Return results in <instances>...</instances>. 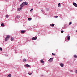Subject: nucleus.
Listing matches in <instances>:
<instances>
[{
    "mask_svg": "<svg viewBox=\"0 0 77 77\" xmlns=\"http://www.w3.org/2000/svg\"><path fill=\"white\" fill-rule=\"evenodd\" d=\"M10 36L9 35H8L5 38V41H7L8 39H9V38H10Z\"/></svg>",
    "mask_w": 77,
    "mask_h": 77,
    "instance_id": "1",
    "label": "nucleus"
},
{
    "mask_svg": "<svg viewBox=\"0 0 77 77\" xmlns=\"http://www.w3.org/2000/svg\"><path fill=\"white\" fill-rule=\"evenodd\" d=\"M26 66V67H30V65H28V64H26L25 65Z\"/></svg>",
    "mask_w": 77,
    "mask_h": 77,
    "instance_id": "13",
    "label": "nucleus"
},
{
    "mask_svg": "<svg viewBox=\"0 0 77 77\" xmlns=\"http://www.w3.org/2000/svg\"><path fill=\"white\" fill-rule=\"evenodd\" d=\"M41 11H42V12H43V10H41Z\"/></svg>",
    "mask_w": 77,
    "mask_h": 77,
    "instance_id": "32",
    "label": "nucleus"
},
{
    "mask_svg": "<svg viewBox=\"0 0 77 77\" xmlns=\"http://www.w3.org/2000/svg\"><path fill=\"white\" fill-rule=\"evenodd\" d=\"M60 65L61 66V67H63V64L61 63L60 64Z\"/></svg>",
    "mask_w": 77,
    "mask_h": 77,
    "instance_id": "10",
    "label": "nucleus"
},
{
    "mask_svg": "<svg viewBox=\"0 0 77 77\" xmlns=\"http://www.w3.org/2000/svg\"><path fill=\"white\" fill-rule=\"evenodd\" d=\"M74 57H75V58H77V56L76 55H74Z\"/></svg>",
    "mask_w": 77,
    "mask_h": 77,
    "instance_id": "18",
    "label": "nucleus"
},
{
    "mask_svg": "<svg viewBox=\"0 0 77 77\" xmlns=\"http://www.w3.org/2000/svg\"><path fill=\"white\" fill-rule=\"evenodd\" d=\"M75 72L77 74V70H75Z\"/></svg>",
    "mask_w": 77,
    "mask_h": 77,
    "instance_id": "26",
    "label": "nucleus"
},
{
    "mask_svg": "<svg viewBox=\"0 0 77 77\" xmlns=\"http://www.w3.org/2000/svg\"><path fill=\"white\" fill-rule=\"evenodd\" d=\"M5 1H8V0H5Z\"/></svg>",
    "mask_w": 77,
    "mask_h": 77,
    "instance_id": "34",
    "label": "nucleus"
},
{
    "mask_svg": "<svg viewBox=\"0 0 77 77\" xmlns=\"http://www.w3.org/2000/svg\"><path fill=\"white\" fill-rule=\"evenodd\" d=\"M53 60V58H50V59L48 61L49 62H52Z\"/></svg>",
    "mask_w": 77,
    "mask_h": 77,
    "instance_id": "2",
    "label": "nucleus"
},
{
    "mask_svg": "<svg viewBox=\"0 0 77 77\" xmlns=\"http://www.w3.org/2000/svg\"><path fill=\"white\" fill-rule=\"evenodd\" d=\"M42 63H44V61H43V60H41L40 61Z\"/></svg>",
    "mask_w": 77,
    "mask_h": 77,
    "instance_id": "8",
    "label": "nucleus"
},
{
    "mask_svg": "<svg viewBox=\"0 0 77 77\" xmlns=\"http://www.w3.org/2000/svg\"><path fill=\"white\" fill-rule=\"evenodd\" d=\"M1 26H2V27H4L5 26V25L3 24V23H2L1 24Z\"/></svg>",
    "mask_w": 77,
    "mask_h": 77,
    "instance_id": "15",
    "label": "nucleus"
},
{
    "mask_svg": "<svg viewBox=\"0 0 77 77\" xmlns=\"http://www.w3.org/2000/svg\"><path fill=\"white\" fill-rule=\"evenodd\" d=\"M23 61L24 62H26L27 61V60H26V59H24L23 60Z\"/></svg>",
    "mask_w": 77,
    "mask_h": 77,
    "instance_id": "19",
    "label": "nucleus"
},
{
    "mask_svg": "<svg viewBox=\"0 0 77 77\" xmlns=\"http://www.w3.org/2000/svg\"><path fill=\"white\" fill-rule=\"evenodd\" d=\"M0 50L1 51H2V48H0Z\"/></svg>",
    "mask_w": 77,
    "mask_h": 77,
    "instance_id": "28",
    "label": "nucleus"
},
{
    "mask_svg": "<svg viewBox=\"0 0 77 77\" xmlns=\"http://www.w3.org/2000/svg\"><path fill=\"white\" fill-rule=\"evenodd\" d=\"M20 18V15H17L16 17V18Z\"/></svg>",
    "mask_w": 77,
    "mask_h": 77,
    "instance_id": "6",
    "label": "nucleus"
},
{
    "mask_svg": "<svg viewBox=\"0 0 77 77\" xmlns=\"http://www.w3.org/2000/svg\"><path fill=\"white\" fill-rule=\"evenodd\" d=\"M11 74H10L8 75L7 76V77H11Z\"/></svg>",
    "mask_w": 77,
    "mask_h": 77,
    "instance_id": "17",
    "label": "nucleus"
},
{
    "mask_svg": "<svg viewBox=\"0 0 77 77\" xmlns=\"http://www.w3.org/2000/svg\"><path fill=\"white\" fill-rule=\"evenodd\" d=\"M52 55H53V56H56V54H54L53 53H52Z\"/></svg>",
    "mask_w": 77,
    "mask_h": 77,
    "instance_id": "24",
    "label": "nucleus"
},
{
    "mask_svg": "<svg viewBox=\"0 0 77 77\" xmlns=\"http://www.w3.org/2000/svg\"><path fill=\"white\" fill-rule=\"evenodd\" d=\"M72 23V22H70L69 23V25H71V24Z\"/></svg>",
    "mask_w": 77,
    "mask_h": 77,
    "instance_id": "25",
    "label": "nucleus"
},
{
    "mask_svg": "<svg viewBox=\"0 0 77 77\" xmlns=\"http://www.w3.org/2000/svg\"><path fill=\"white\" fill-rule=\"evenodd\" d=\"M19 11H20V10H21L22 9V7H20V8H18Z\"/></svg>",
    "mask_w": 77,
    "mask_h": 77,
    "instance_id": "21",
    "label": "nucleus"
},
{
    "mask_svg": "<svg viewBox=\"0 0 77 77\" xmlns=\"http://www.w3.org/2000/svg\"><path fill=\"white\" fill-rule=\"evenodd\" d=\"M23 1V0H20V2H22Z\"/></svg>",
    "mask_w": 77,
    "mask_h": 77,
    "instance_id": "33",
    "label": "nucleus"
},
{
    "mask_svg": "<svg viewBox=\"0 0 77 77\" xmlns=\"http://www.w3.org/2000/svg\"><path fill=\"white\" fill-rule=\"evenodd\" d=\"M61 33H63V31L62 30L61 31Z\"/></svg>",
    "mask_w": 77,
    "mask_h": 77,
    "instance_id": "30",
    "label": "nucleus"
},
{
    "mask_svg": "<svg viewBox=\"0 0 77 77\" xmlns=\"http://www.w3.org/2000/svg\"><path fill=\"white\" fill-rule=\"evenodd\" d=\"M24 6V3H23L22 4L20 5L21 8H22V7H23Z\"/></svg>",
    "mask_w": 77,
    "mask_h": 77,
    "instance_id": "3",
    "label": "nucleus"
},
{
    "mask_svg": "<svg viewBox=\"0 0 77 77\" xmlns=\"http://www.w3.org/2000/svg\"><path fill=\"white\" fill-rule=\"evenodd\" d=\"M37 39V37H33L32 38V40H36Z\"/></svg>",
    "mask_w": 77,
    "mask_h": 77,
    "instance_id": "4",
    "label": "nucleus"
},
{
    "mask_svg": "<svg viewBox=\"0 0 77 77\" xmlns=\"http://www.w3.org/2000/svg\"><path fill=\"white\" fill-rule=\"evenodd\" d=\"M55 18H57L58 17V16H55Z\"/></svg>",
    "mask_w": 77,
    "mask_h": 77,
    "instance_id": "31",
    "label": "nucleus"
},
{
    "mask_svg": "<svg viewBox=\"0 0 77 77\" xmlns=\"http://www.w3.org/2000/svg\"><path fill=\"white\" fill-rule=\"evenodd\" d=\"M32 73H33V72H32L31 73H28V74H29V75H32Z\"/></svg>",
    "mask_w": 77,
    "mask_h": 77,
    "instance_id": "23",
    "label": "nucleus"
},
{
    "mask_svg": "<svg viewBox=\"0 0 77 77\" xmlns=\"http://www.w3.org/2000/svg\"><path fill=\"white\" fill-rule=\"evenodd\" d=\"M50 26H52V27H54V24H51L50 25Z\"/></svg>",
    "mask_w": 77,
    "mask_h": 77,
    "instance_id": "14",
    "label": "nucleus"
},
{
    "mask_svg": "<svg viewBox=\"0 0 77 77\" xmlns=\"http://www.w3.org/2000/svg\"><path fill=\"white\" fill-rule=\"evenodd\" d=\"M58 6L59 8H60V6H61V5H60V3H59L58 4Z\"/></svg>",
    "mask_w": 77,
    "mask_h": 77,
    "instance_id": "12",
    "label": "nucleus"
},
{
    "mask_svg": "<svg viewBox=\"0 0 77 77\" xmlns=\"http://www.w3.org/2000/svg\"><path fill=\"white\" fill-rule=\"evenodd\" d=\"M28 21H31V20H32V18H29L28 19Z\"/></svg>",
    "mask_w": 77,
    "mask_h": 77,
    "instance_id": "11",
    "label": "nucleus"
},
{
    "mask_svg": "<svg viewBox=\"0 0 77 77\" xmlns=\"http://www.w3.org/2000/svg\"><path fill=\"white\" fill-rule=\"evenodd\" d=\"M23 3V4H24V5H27L28 4V3L26 2H24Z\"/></svg>",
    "mask_w": 77,
    "mask_h": 77,
    "instance_id": "9",
    "label": "nucleus"
},
{
    "mask_svg": "<svg viewBox=\"0 0 77 77\" xmlns=\"http://www.w3.org/2000/svg\"><path fill=\"white\" fill-rule=\"evenodd\" d=\"M14 38L13 37H11V41H14Z\"/></svg>",
    "mask_w": 77,
    "mask_h": 77,
    "instance_id": "20",
    "label": "nucleus"
},
{
    "mask_svg": "<svg viewBox=\"0 0 77 77\" xmlns=\"http://www.w3.org/2000/svg\"><path fill=\"white\" fill-rule=\"evenodd\" d=\"M67 39L68 40H69V39H70V36L69 35H68L67 36Z\"/></svg>",
    "mask_w": 77,
    "mask_h": 77,
    "instance_id": "7",
    "label": "nucleus"
},
{
    "mask_svg": "<svg viewBox=\"0 0 77 77\" xmlns=\"http://www.w3.org/2000/svg\"><path fill=\"white\" fill-rule=\"evenodd\" d=\"M25 32V31H21V33H24Z\"/></svg>",
    "mask_w": 77,
    "mask_h": 77,
    "instance_id": "16",
    "label": "nucleus"
},
{
    "mask_svg": "<svg viewBox=\"0 0 77 77\" xmlns=\"http://www.w3.org/2000/svg\"><path fill=\"white\" fill-rule=\"evenodd\" d=\"M73 5L75 6V7H77V4L76 3L74 2L73 3Z\"/></svg>",
    "mask_w": 77,
    "mask_h": 77,
    "instance_id": "5",
    "label": "nucleus"
},
{
    "mask_svg": "<svg viewBox=\"0 0 77 77\" xmlns=\"http://www.w3.org/2000/svg\"><path fill=\"white\" fill-rule=\"evenodd\" d=\"M46 11H49V9H48V8H46Z\"/></svg>",
    "mask_w": 77,
    "mask_h": 77,
    "instance_id": "27",
    "label": "nucleus"
},
{
    "mask_svg": "<svg viewBox=\"0 0 77 77\" xmlns=\"http://www.w3.org/2000/svg\"><path fill=\"white\" fill-rule=\"evenodd\" d=\"M76 32H77V30H76Z\"/></svg>",
    "mask_w": 77,
    "mask_h": 77,
    "instance_id": "35",
    "label": "nucleus"
},
{
    "mask_svg": "<svg viewBox=\"0 0 77 77\" xmlns=\"http://www.w3.org/2000/svg\"><path fill=\"white\" fill-rule=\"evenodd\" d=\"M5 17L7 18H8V17H9V15H6L5 16Z\"/></svg>",
    "mask_w": 77,
    "mask_h": 77,
    "instance_id": "22",
    "label": "nucleus"
},
{
    "mask_svg": "<svg viewBox=\"0 0 77 77\" xmlns=\"http://www.w3.org/2000/svg\"><path fill=\"white\" fill-rule=\"evenodd\" d=\"M33 8H32V9H31L30 11V12H32V11H33Z\"/></svg>",
    "mask_w": 77,
    "mask_h": 77,
    "instance_id": "29",
    "label": "nucleus"
}]
</instances>
